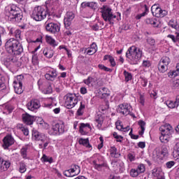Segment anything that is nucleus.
<instances>
[{
	"mask_svg": "<svg viewBox=\"0 0 179 179\" xmlns=\"http://www.w3.org/2000/svg\"><path fill=\"white\" fill-rule=\"evenodd\" d=\"M13 36L16 39L13 38L8 39L5 44V48L8 54L14 56L10 57L8 59L9 61L15 63L17 62V58L16 57H19L23 54V45L19 42L22 40V31L20 29H15Z\"/></svg>",
	"mask_w": 179,
	"mask_h": 179,
	"instance_id": "1",
	"label": "nucleus"
},
{
	"mask_svg": "<svg viewBox=\"0 0 179 179\" xmlns=\"http://www.w3.org/2000/svg\"><path fill=\"white\" fill-rule=\"evenodd\" d=\"M4 15L8 22L11 23H20L23 19V11L22 8L16 4H9L6 6Z\"/></svg>",
	"mask_w": 179,
	"mask_h": 179,
	"instance_id": "2",
	"label": "nucleus"
},
{
	"mask_svg": "<svg viewBox=\"0 0 179 179\" xmlns=\"http://www.w3.org/2000/svg\"><path fill=\"white\" fill-rule=\"evenodd\" d=\"M142 55H143V52L135 45L129 48L126 52V58L131 65H136L142 58Z\"/></svg>",
	"mask_w": 179,
	"mask_h": 179,
	"instance_id": "3",
	"label": "nucleus"
},
{
	"mask_svg": "<svg viewBox=\"0 0 179 179\" xmlns=\"http://www.w3.org/2000/svg\"><path fill=\"white\" fill-rule=\"evenodd\" d=\"M47 16H50V14L41 6L35 7L31 14V19L36 20V22H41V20H44Z\"/></svg>",
	"mask_w": 179,
	"mask_h": 179,
	"instance_id": "4",
	"label": "nucleus"
},
{
	"mask_svg": "<svg viewBox=\"0 0 179 179\" xmlns=\"http://www.w3.org/2000/svg\"><path fill=\"white\" fill-rule=\"evenodd\" d=\"M101 16L105 22H108L110 24H113V20L117 16L113 13V9L108 6H103L101 8Z\"/></svg>",
	"mask_w": 179,
	"mask_h": 179,
	"instance_id": "5",
	"label": "nucleus"
},
{
	"mask_svg": "<svg viewBox=\"0 0 179 179\" xmlns=\"http://www.w3.org/2000/svg\"><path fill=\"white\" fill-rule=\"evenodd\" d=\"M64 106L69 110L73 108L76 104H78V96L73 94H67L64 96Z\"/></svg>",
	"mask_w": 179,
	"mask_h": 179,
	"instance_id": "6",
	"label": "nucleus"
},
{
	"mask_svg": "<svg viewBox=\"0 0 179 179\" xmlns=\"http://www.w3.org/2000/svg\"><path fill=\"white\" fill-rule=\"evenodd\" d=\"M24 76L20 75L16 77V79L13 81V87L17 94H22L23 93V80Z\"/></svg>",
	"mask_w": 179,
	"mask_h": 179,
	"instance_id": "7",
	"label": "nucleus"
},
{
	"mask_svg": "<svg viewBox=\"0 0 179 179\" xmlns=\"http://www.w3.org/2000/svg\"><path fill=\"white\" fill-rule=\"evenodd\" d=\"M171 62V59L170 57L167 56H164L161 58L159 64H158V71L161 73H164L166 71H169V65Z\"/></svg>",
	"mask_w": 179,
	"mask_h": 179,
	"instance_id": "8",
	"label": "nucleus"
},
{
	"mask_svg": "<svg viewBox=\"0 0 179 179\" xmlns=\"http://www.w3.org/2000/svg\"><path fill=\"white\" fill-rule=\"evenodd\" d=\"M45 26L46 31H48L52 34H57V33H59V30H61V27L59 26V24H57L55 22H46Z\"/></svg>",
	"mask_w": 179,
	"mask_h": 179,
	"instance_id": "9",
	"label": "nucleus"
},
{
	"mask_svg": "<svg viewBox=\"0 0 179 179\" xmlns=\"http://www.w3.org/2000/svg\"><path fill=\"white\" fill-rule=\"evenodd\" d=\"M65 132V125L64 123H57L52 126L49 131L50 135H61Z\"/></svg>",
	"mask_w": 179,
	"mask_h": 179,
	"instance_id": "10",
	"label": "nucleus"
},
{
	"mask_svg": "<svg viewBox=\"0 0 179 179\" xmlns=\"http://www.w3.org/2000/svg\"><path fill=\"white\" fill-rule=\"evenodd\" d=\"M146 171V168L145 166V164H140L138 165L136 169H131L129 171V175L133 178H136L138 176H141V174H143Z\"/></svg>",
	"mask_w": 179,
	"mask_h": 179,
	"instance_id": "11",
	"label": "nucleus"
},
{
	"mask_svg": "<svg viewBox=\"0 0 179 179\" xmlns=\"http://www.w3.org/2000/svg\"><path fill=\"white\" fill-rule=\"evenodd\" d=\"M117 111L122 115H129L132 113V106L129 103H122L118 106Z\"/></svg>",
	"mask_w": 179,
	"mask_h": 179,
	"instance_id": "12",
	"label": "nucleus"
},
{
	"mask_svg": "<svg viewBox=\"0 0 179 179\" xmlns=\"http://www.w3.org/2000/svg\"><path fill=\"white\" fill-rule=\"evenodd\" d=\"M92 164L97 171H101L103 167H107V164L104 162V158L102 157H98L96 159H94Z\"/></svg>",
	"mask_w": 179,
	"mask_h": 179,
	"instance_id": "13",
	"label": "nucleus"
},
{
	"mask_svg": "<svg viewBox=\"0 0 179 179\" xmlns=\"http://www.w3.org/2000/svg\"><path fill=\"white\" fill-rule=\"evenodd\" d=\"M27 107L29 111H36V110H38L40 108V101L38 99H31L27 104Z\"/></svg>",
	"mask_w": 179,
	"mask_h": 179,
	"instance_id": "14",
	"label": "nucleus"
},
{
	"mask_svg": "<svg viewBox=\"0 0 179 179\" xmlns=\"http://www.w3.org/2000/svg\"><path fill=\"white\" fill-rule=\"evenodd\" d=\"M15 143V138L10 135L6 136L3 139V149H8V148L12 146Z\"/></svg>",
	"mask_w": 179,
	"mask_h": 179,
	"instance_id": "15",
	"label": "nucleus"
},
{
	"mask_svg": "<svg viewBox=\"0 0 179 179\" xmlns=\"http://www.w3.org/2000/svg\"><path fill=\"white\" fill-rule=\"evenodd\" d=\"M57 76H58V73H57V70L50 69L47 71L45 74V78L47 80H50L51 82H54L55 79H57Z\"/></svg>",
	"mask_w": 179,
	"mask_h": 179,
	"instance_id": "16",
	"label": "nucleus"
},
{
	"mask_svg": "<svg viewBox=\"0 0 179 179\" xmlns=\"http://www.w3.org/2000/svg\"><path fill=\"white\" fill-rule=\"evenodd\" d=\"M81 8H90V9H92V10H96L99 8V3L95 1H85L81 3Z\"/></svg>",
	"mask_w": 179,
	"mask_h": 179,
	"instance_id": "17",
	"label": "nucleus"
},
{
	"mask_svg": "<svg viewBox=\"0 0 179 179\" xmlns=\"http://www.w3.org/2000/svg\"><path fill=\"white\" fill-rule=\"evenodd\" d=\"M73 19H75V14L72 12H67L66 15L64 18L65 27H69Z\"/></svg>",
	"mask_w": 179,
	"mask_h": 179,
	"instance_id": "18",
	"label": "nucleus"
},
{
	"mask_svg": "<svg viewBox=\"0 0 179 179\" xmlns=\"http://www.w3.org/2000/svg\"><path fill=\"white\" fill-rule=\"evenodd\" d=\"M32 136L34 138L35 141H41V142H45V141H47L45 135L38 132L37 130L32 131Z\"/></svg>",
	"mask_w": 179,
	"mask_h": 179,
	"instance_id": "19",
	"label": "nucleus"
},
{
	"mask_svg": "<svg viewBox=\"0 0 179 179\" xmlns=\"http://www.w3.org/2000/svg\"><path fill=\"white\" fill-rule=\"evenodd\" d=\"M22 120L27 125H33V123L36 121V117L26 113L22 115Z\"/></svg>",
	"mask_w": 179,
	"mask_h": 179,
	"instance_id": "20",
	"label": "nucleus"
},
{
	"mask_svg": "<svg viewBox=\"0 0 179 179\" xmlns=\"http://www.w3.org/2000/svg\"><path fill=\"white\" fill-rule=\"evenodd\" d=\"M173 127L171 125L169 124H166L164 126H162L159 128V131H161V135H164V134H168V135H171V131H172Z\"/></svg>",
	"mask_w": 179,
	"mask_h": 179,
	"instance_id": "21",
	"label": "nucleus"
},
{
	"mask_svg": "<svg viewBox=\"0 0 179 179\" xmlns=\"http://www.w3.org/2000/svg\"><path fill=\"white\" fill-rule=\"evenodd\" d=\"M152 174L153 177H155L157 179H164V173L162 171L160 168H155L152 169Z\"/></svg>",
	"mask_w": 179,
	"mask_h": 179,
	"instance_id": "22",
	"label": "nucleus"
},
{
	"mask_svg": "<svg viewBox=\"0 0 179 179\" xmlns=\"http://www.w3.org/2000/svg\"><path fill=\"white\" fill-rule=\"evenodd\" d=\"M9 167H10V162L3 160V158L0 157V171H6Z\"/></svg>",
	"mask_w": 179,
	"mask_h": 179,
	"instance_id": "23",
	"label": "nucleus"
},
{
	"mask_svg": "<svg viewBox=\"0 0 179 179\" xmlns=\"http://www.w3.org/2000/svg\"><path fill=\"white\" fill-rule=\"evenodd\" d=\"M169 108H177L179 106V96H176V101H166L165 102Z\"/></svg>",
	"mask_w": 179,
	"mask_h": 179,
	"instance_id": "24",
	"label": "nucleus"
},
{
	"mask_svg": "<svg viewBox=\"0 0 179 179\" xmlns=\"http://www.w3.org/2000/svg\"><path fill=\"white\" fill-rule=\"evenodd\" d=\"M173 156L176 162L179 163V142L175 143L173 146Z\"/></svg>",
	"mask_w": 179,
	"mask_h": 179,
	"instance_id": "25",
	"label": "nucleus"
},
{
	"mask_svg": "<svg viewBox=\"0 0 179 179\" xmlns=\"http://www.w3.org/2000/svg\"><path fill=\"white\" fill-rule=\"evenodd\" d=\"M151 12L153 16H155V17H159V15L160 14V6H159V4H154L151 7Z\"/></svg>",
	"mask_w": 179,
	"mask_h": 179,
	"instance_id": "26",
	"label": "nucleus"
},
{
	"mask_svg": "<svg viewBox=\"0 0 179 179\" xmlns=\"http://www.w3.org/2000/svg\"><path fill=\"white\" fill-rule=\"evenodd\" d=\"M147 24H150L152 27H159V22L156 18L148 17L145 20Z\"/></svg>",
	"mask_w": 179,
	"mask_h": 179,
	"instance_id": "27",
	"label": "nucleus"
},
{
	"mask_svg": "<svg viewBox=\"0 0 179 179\" xmlns=\"http://www.w3.org/2000/svg\"><path fill=\"white\" fill-rule=\"evenodd\" d=\"M43 52V55H45V57L48 58V59L54 57V50L51 48H45Z\"/></svg>",
	"mask_w": 179,
	"mask_h": 179,
	"instance_id": "28",
	"label": "nucleus"
},
{
	"mask_svg": "<svg viewBox=\"0 0 179 179\" xmlns=\"http://www.w3.org/2000/svg\"><path fill=\"white\" fill-rule=\"evenodd\" d=\"M96 52H97V45L95 43H93L90 48H88L87 54H88V55H93L94 54H96Z\"/></svg>",
	"mask_w": 179,
	"mask_h": 179,
	"instance_id": "29",
	"label": "nucleus"
},
{
	"mask_svg": "<svg viewBox=\"0 0 179 179\" xmlns=\"http://www.w3.org/2000/svg\"><path fill=\"white\" fill-rule=\"evenodd\" d=\"M138 125H139L141 128V131H138V134L141 135V136H142V135L145 134V127H146V122L142 120H140L138 121Z\"/></svg>",
	"mask_w": 179,
	"mask_h": 179,
	"instance_id": "30",
	"label": "nucleus"
},
{
	"mask_svg": "<svg viewBox=\"0 0 179 179\" xmlns=\"http://www.w3.org/2000/svg\"><path fill=\"white\" fill-rule=\"evenodd\" d=\"M169 27H171L172 29H175V30H177L178 31H179L178 22H177V20L174 19L170 20V21L169 22Z\"/></svg>",
	"mask_w": 179,
	"mask_h": 179,
	"instance_id": "31",
	"label": "nucleus"
},
{
	"mask_svg": "<svg viewBox=\"0 0 179 179\" xmlns=\"http://www.w3.org/2000/svg\"><path fill=\"white\" fill-rule=\"evenodd\" d=\"M70 171L72 174L74 173V174L78 175L80 173V166L76 164H72L71 165Z\"/></svg>",
	"mask_w": 179,
	"mask_h": 179,
	"instance_id": "32",
	"label": "nucleus"
},
{
	"mask_svg": "<svg viewBox=\"0 0 179 179\" xmlns=\"http://www.w3.org/2000/svg\"><path fill=\"white\" fill-rule=\"evenodd\" d=\"M148 13H149V8L145 4V5H144V12L141 14H138L136 16V20H139L141 18L144 17V16H146V15H148Z\"/></svg>",
	"mask_w": 179,
	"mask_h": 179,
	"instance_id": "33",
	"label": "nucleus"
},
{
	"mask_svg": "<svg viewBox=\"0 0 179 179\" xmlns=\"http://www.w3.org/2000/svg\"><path fill=\"white\" fill-rule=\"evenodd\" d=\"M4 114H10L13 111V106L10 104H5L3 106Z\"/></svg>",
	"mask_w": 179,
	"mask_h": 179,
	"instance_id": "34",
	"label": "nucleus"
},
{
	"mask_svg": "<svg viewBox=\"0 0 179 179\" xmlns=\"http://www.w3.org/2000/svg\"><path fill=\"white\" fill-rule=\"evenodd\" d=\"M78 143L80 145L85 146V148H88V149H90V148H92V145L89 143V139L87 138H80L78 141Z\"/></svg>",
	"mask_w": 179,
	"mask_h": 179,
	"instance_id": "35",
	"label": "nucleus"
},
{
	"mask_svg": "<svg viewBox=\"0 0 179 179\" xmlns=\"http://www.w3.org/2000/svg\"><path fill=\"white\" fill-rule=\"evenodd\" d=\"M100 92L101 99H107V97H110V91L106 87L102 88Z\"/></svg>",
	"mask_w": 179,
	"mask_h": 179,
	"instance_id": "36",
	"label": "nucleus"
},
{
	"mask_svg": "<svg viewBox=\"0 0 179 179\" xmlns=\"http://www.w3.org/2000/svg\"><path fill=\"white\" fill-rule=\"evenodd\" d=\"M85 108H86V105L85 104V101H81L80 104V107L77 110L78 115L79 116L83 115Z\"/></svg>",
	"mask_w": 179,
	"mask_h": 179,
	"instance_id": "37",
	"label": "nucleus"
},
{
	"mask_svg": "<svg viewBox=\"0 0 179 179\" xmlns=\"http://www.w3.org/2000/svg\"><path fill=\"white\" fill-rule=\"evenodd\" d=\"M46 42L52 47H57V45H58V43H57V41H55L51 36H46Z\"/></svg>",
	"mask_w": 179,
	"mask_h": 179,
	"instance_id": "38",
	"label": "nucleus"
},
{
	"mask_svg": "<svg viewBox=\"0 0 179 179\" xmlns=\"http://www.w3.org/2000/svg\"><path fill=\"white\" fill-rule=\"evenodd\" d=\"M85 128H89V129H92V127H90V124L81 123L80 126V134H82V135H85Z\"/></svg>",
	"mask_w": 179,
	"mask_h": 179,
	"instance_id": "39",
	"label": "nucleus"
},
{
	"mask_svg": "<svg viewBox=\"0 0 179 179\" xmlns=\"http://www.w3.org/2000/svg\"><path fill=\"white\" fill-rule=\"evenodd\" d=\"M162 155V152H160V150L156 148L155 150H154L153 152H152V158L155 160H160V156Z\"/></svg>",
	"mask_w": 179,
	"mask_h": 179,
	"instance_id": "40",
	"label": "nucleus"
},
{
	"mask_svg": "<svg viewBox=\"0 0 179 179\" xmlns=\"http://www.w3.org/2000/svg\"><path fill=\"white\" fill-rule=\"evenodd\" d=\"M103 26H104V22H99L97 24H94L92 27V29L94 31H98V30H101L103 29Z\"/></svg>",
	"mask_w": 179,
	"mask_h": 179,
	"instance_id": "41",
	"label": "nucleus"
},
{
	"mask_svg": "<svg viewBox=\"0 0 179 179\" xmlns=\"http://www.w3.org/2000/svg\"><path fill=\"white\" fill-rule=\"evenodd\" d=\"M41 162H43V163L48 162L50 163V164H51V163H52V162H54V159H52V157H48L47 155H45V154L43 155V157L41 159Z\"/></svg>",
	"mask_w": 179,
	"mask_h": 179,
	"instance_id": "42",
	"label": "nucleus"
},
{
	"mask_svg": "<svg viewBox=\"0 0 179 179\" xmlns=\"http://www.w3.org/2000/svg\"><path fill=\"white\" fill-rule=\"evenodd\" d=\"M170 135L171 134H161V136L159 137V140L162 143H166V142L169 141V139H170Z\"/></svg>",
	"mask_w": 179,
	"mask_h": 179,
	"instance_id": "43",
	"label": "nucleus"
},
{
	"mask_svg": "<svg viewBox=\"0 0 179 179\" xmlns=\"http://www.w3.org/2000/svg\"><path fill=\"white\" fill-rule=\"evenodd\" d=\"M161 155L164 156V157H167L169 156V147L166 145H163L161 151Z\"/></svg>",
	"mask_w": 179,
	"mask_h": 179,
	"instance_id": "44",
	"label": "nucleus"
},
{
	"mask_svg": "<svg viewBox=\"0 0 179 179\" xmlns=\"http://www.w3.org/2000/svg\"><path fill=\"white\" fill-rule=\"evenodd\" d=\"M27 150L28 148L27 147H23L21 150H20V155L22 157V159H27Z\"/></svg>",
	"mask_w": 179,
	"mask_h": 179,
	"instance_id": "45",
	"label": "nucleus"
},
{
	"mask_svg": "<svg viewBox=\"0 0 179 179\" xmlns=\"http://www.w3.org/2000/svg\"><path fill=\"white\" fill-rule=\"evenodd\" d=\"M123 74L125 78V82H129V80H132V74L131 73L124 71Z\"/></svg>",
	"mask_w": 179,
	"mask_h": 179,
	"instance_id": "46",
	"label": "nucleus"
},
{
	"mask_svg": "<svg viewBox=\"0 0 179 179\" xmlns=\"http://www.w3.org/2000/svg\"><path fill=\"white\" fill-rule=\"evenodd\" d=\"M45 3L47 5H50V6H57L59 3V0H48Z\"/></svg>",
	"mask_w": 179,
	"mask_h": 179,
	"instance_id": "47",
	"label": "nucleus"
},
{
	"mask_svg": "<svg viewBox=\"0 0 179 179\" xmlns=\"http://www.w3.org/2000/svg\"><path fill=\"white\" fill-rule=\"evenodd\" d=\"M110 152L111 157H118V155L117 154V148L114 146L110 147Z\"/></svg>",
	"mask_w": 179,
	"mask_h": 179,
	"instance_id": "48",
	"label": "nucleus"
},
{
	"mask_svg": "<svg viewBox=\"0 0 179 179\" xmlns=\"http://www.w3.org/2000/svg\"><path fill=\"white\" fill-rule=\"evenodd\" d=\"M26 170H27V169L26 168V164H24V162H20V173H26Z\"/></svg>",
	"mask_w": 179,
	"mask_h": 179,
	"instance_id": "49",
	"label": "nucleus"
},
{
	"mask_svg": "<svg viewBox=\"0 0 179 179\" xmlns=\"http://www.w3.org/2000/svg\"><path fill=\"white\" fill-rule=\"evenodd\" d=\"M168 76L171 79H174V78H177V76H179V74L177 73L176 70L170 71L168 73Z\"/></svg>",
	"mask_w": 179,
	"mask_h": 179,
	"instance_id": "50",
	"label": "nucleus"
},
{
	"mask_svg": "<svg viewBox=\"0 0 179 179\" xmlns=\"http://www.w3.org/2000/svg\"><path fill=\"white\" fill-rule=\"evenodd\" d=\"M167 15H169V11L162 9V8H159L158 17H164L165 16H167Z\"/></svg>",
	"mask_w": 179,
	"mask_h": 179,
	"instance_id": "51",
	"label": "nucleus"
},
{
	"mask_svg": "<svg viewBox=\"0 0 179 179\" xmlns=\"http://www.w3.org/2000/svg\"><path fill=\"white\" fill-rule=\"evenodd\" d=\"M94 80V79L92 77L89 76L87 79L83 80V83H85V85H87V86H90V83H92Z\"/></svg>",
	"mask_w": 179,
	"mask_h": 179,
	"instance_id": "52",
	"label": "nucleus"
},
{
	"mask_svg": "<svg viewBox=\"0 0 179 179\" xmlns=\"http://www.w3.org/2000/svg\"><path fill=\"white\" fill-rule=\"evenodd\" d=\"M32 64L33 65H38V57L37 55H34L32 56Z\"/></svg>",
	"mask_w": 179,
	"mask_h": 179,
	"instance_id": "53",
	"label": "nucleus"
},
{
	"mask_svg": "<svg viewBox=\"0 0 179 179\" xmlns=\"http://www.w3.org/2000/svg\"><path fill=\"white\" fill-rule=\"evenodd\" d=\"M142 65L144 68H150L152 66V63L149 60H144Z\"/></svg>",
	"mask_w": 179,
	"mask_h": 179,
	"instance_id": "54",
	"label": "nucleus"
},
{
	"mask_svg": "<svg viewBox=\"0 0 179 179\" xmlns=\"http://www.w3.org/2000/svg\"><path fill=\"white\" fill-rule=\"evenodd\" d=\"M98 67L99 69H101V71H105V72H110L111 69H108V67H106V66L103 64H99Z\"/></svg>",
	"mask_w": 179,
	"mask_h": 179,
	"instance_id": "55",
	"label": "nucleus"
},
{
	"mask_svg": "<svg viewBox=\"0 0 179 179\" xmlns=\"http://www.w3.org/2000/svg\"><path fill=\"white\" fill-rule=\"evenodd\" d=\"M147 43L150 45H152L153 46V45H155V44H156V41L153 38H148L147 39Z\"/></svg>",
	"mask_w": 179,
	"mask_h": 179,
	"instance_id": "56",
	"label": "nucleus"
},
{
	"mask_svg": "<svg viewBox=\"0 0 179 179\" xmlns=\"http://www.w3.org/2000/svg\"><path fill=\"white\" fill-rule=\"evenodd\" d=\"M139 103L141 106H145V95L140 94Z\"/></svg>",
	"mask_w": 179,
	"mask_h": 179,
	"instance_id": "57",
	"label": "nucleus"
},
{
	"mask_svg": "<svg viewBox=\"0 0 179 179\" xmlns=\"http://www.w3.org/2000/svg\"><path fill=\"white\" fill-rule=\"evenodd\" d=\"M127 158L130 162H135V159H136L135 154L129 153L127 155Z\"/></svg>",
	"mask_w": 179,
	"mask_h": 179,
	"instance_id": "58",
	"label": "nucleus"
},
{
	"mask_svg": "<svg viewBox=\"0 0 179 179\" xmlns=\"http://www.w3.org/2000/svg\"><path fill=\"white\" fill-rule=\"evenodd\" d=\"M95 122L96 124L97 128H99V129H100V128H101V125L103 124V120H101L100 119H96Z\"/></svg>",
	"mask_w": 179,
	"mask_h": 179,
	"instance_id": "59",
	"label": "nucleus"
},
{
	"mask_svg": "<svg viewBox=\"0 0 179 179\" xmlns=\"http://www.w3.org/2000/svg\"><path fill=\"white\" fill-rule=\"evenodd\" d=\"M141 79L143 87H146V86H148V79H146L145 78H141Z\"/></svg>",
	"mask_w": 179,
	"mask_h": 179,
	"instance_id": "60",
	"label": "nucleus"
},
{
	"mask_svg": "<svg viewBox=\"0 0 179 179\" xmlns=\"http://www.w3.org/2000/svg\"><path fill=\"white\" fill-rule=\"evenodd\" d=\"M6 86L5 85V81H3V78H0V89H5Z\"/></svg>",
	"mask_w": 179,
	"mask_h": 179,
	"instance_id": "61",
	"label": "nucleus"
},
{
	"mask_svg": "<svg viewBox=\"0 0 179 179\" xmlns=\"http://www.w3.org/2000/svg\"><path fill=\"white\" fill-rule=\"evenodd\" d=\"M116 128H117V129H118V131H123L124 126H122V124H121L120 122H116Z\"/></svg>",
	"mask_w": 179,
	"mask_h": 179,
	"instance_id": "62",
	"label": "nucleus"
},
{
	"mask_svg": "<svg viewBox=\"0 0 179 179\" xmlns=\"http://www.w3.org/2000/svg\"><path fill=\"white\" fill-rule=\"evenodd\" d=\"M174 164H176V162H174V161H170L166 162V166L167 167V169H171V167H173V166H174Z\"/></svg>",
	"mask_w": 179,
	"mask_h": 179,
	"instance_id": "63",
	"label": "nucleus"
},
{
	"mask_svg": "<svg viewBox=\"0 0 179 179\" xmlns=\"http://www.w3.org/2000/svg\"><path fill=\"white\" fill-rule=\"evenodd\" d=\"M178 86H179V79L174 80L172 83V87H173V89H177Z\"/></svg>",
	"mask_w": 179,
	"mask_h": 179,
	"instance_id": "64",
	"label": "nucleus"
}]
</instances>
